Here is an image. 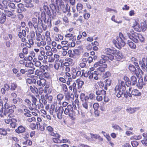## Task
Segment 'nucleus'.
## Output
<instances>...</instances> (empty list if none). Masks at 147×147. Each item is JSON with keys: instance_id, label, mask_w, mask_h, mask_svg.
Masks as SVG:
<instances>
[{"instance_id": "423d86ee", "label": "nucleus", "mask_w": 147, "mask_h": 147, "mask_svg": "<svg viewBox=\"0 0 147 147\" xmlns=\"http://www.w3.org/2000/svg\"><path fill=\"white\" fill-rule=\"evenodd\" d=\"M64 113L68 115L70 117H72L74 114L73 108L71 105H68L65 109L64 111Z\"/></svg>"}, {"instance_id": "9b49d317", "label": "nucleus", "mask_w": 147, "mask_h": 147, "mask_svg": "<svg viewBox=\"0 0 147 147\" xmlns=\"http://www.w3.org/2000/svg\"><path fill=\"white\" fill-rule=\"evenodd\" d=\"M43 11L47 15L51 18H52L53 16H52L51 11L49 9L48 6L44 5L43 6Z\"/></svg>"}, {"instance_id": "49530a36", "label": "nucleus", "mask_w": 147, "mask_h": 147, "mask_svg": "<svg viewBox=\"0 0 147 147\" xmlns=\"http://www.w3.org/2000/svg\"><path fill=\"white\" fill-rule=\"evenodd\" d=\"M62 10L64 13H66L67 11L69 12L70 11V6L68 4H67L65 7V9H63Z\"/></svg>"}, {"instance_id": "680f3d73", "label": "nucleus", "mask_w": 147, "mask_h": 147, "mask_svg": "<svg viewBox=\"0 0 147 147\" xmlns=\"http://www.w3.org/2000/svg\"><path fill=\"white\" fill-rule=\"evenodd\" d=\"M67 54L69 55V57L71 58H73L75 56L74 53H73L72 51L71 50L68 51Z\"/></svg>"}, {"instance_id": "20e7f679", "label": "nucleus", "mask_w": 147, "mask_h": 147, "mask_svg": "<svg viewBox=\"0 0 147 147\" xmlns=\"http://www.w3.org/2000/svg\"><path fill=\"white\" fill-rule=\"evenodd\" d=\"M45 13L43 11H42L41 14V16L42 18V19L43 20L44 22L47 25L48 27L49 28H51L52 26L51 21L53 19H52V18H51L49 17L47 20V18L46 16Z\"/></svg>"}, {"instance_id": "864d4df0", "label": "nucleus", "mask_w": 147, "mask_h": 147, "mask_svg": "<svg viewBox=\"0 0 147 147\" xmlns=\"http://www.w3.org/2000/svg\"><path fill=\"white\" fill-rule=\"evenodd\" d=\"M42 71L44 72L45 71V70L47 69L48 68V66L46 65H43L40 66V67Z\"/></svg>"}, {"instance_id": "3c124183", "label": "nucleus", "mask_w": 147, "mask_h": 147, "mask_svg": "<svg viewBox=\"0 0 147 147\" xmlns=\"http://www.w3.org/2000/svg\"><path fill=\"white\" fill-rule=\"evenodd\" d=\"M17 87V85L15 83H11V85L10 90L12 91L15 90Z\"/></svg>"}, {"instance_id": "7c9ffc66", "label": "nucleus", "mask_w": 147, "mask_h": 147, "mask_svg": "<svg viewBox=\"0 0 147 147\" xmlns=\"http://www.w3.org/2000/svg\"><path fill=\"white\" fill-rule=\"evenodd\" d=\"M45 52L44 48L40 49V54L42 56H43V58L44 59L46 60L48 58L47 55H45Z\"/></svg>"}, {"instance_id": "13d9d810", "label": "nucleus", "mask_w": 147, "mask_h": 147, "mask_svg": "<svg viewBox=\"0 0 147 147\" xmlns=\"http://www.w3.org/2000/svg\"><path fill=\"white\" fill-rule=\"evenodd\" d=\"M23 144L31 146L32 145V142L31 141L29 140H27L26 141L23 142Z\"/></svg>"}, {"instance_id": "4be33fe9", "label": "nucleus", "mask_w": 147, "mask_h": 147, "mask_svg": "<svg viewBox=\"0 0 147 147\" xmlns=\"http://www.w3.org/2000/svg\"><path fill=\"white\" fill-rule=\"evenodd\" d=\"M31 0H26L25 2L26 3L25 4L26 7L28 8H31L33 7V5L31 3Z\"/></svg>"}, {"instance_id": "f3484780", "label": "nucleus", "mask_w": 147, "mask_h": 147, "mask_svg": "<svg viewBox=\"0 0 147 147\" xmlns=\"http://www.w3.org/2000/svg\"><path fill=\"white\" fill-rule=\"evenodd\" d=\"M46 80L44 79H39L37 81V84L40 86H44L46 84Z\"/></svg>"}, {"instance_id": "473e14b6", "label": "nucleus", "mask_w": 147, "mask_h": 147, "mask_svg": "<svg viewBox=\"0 0 147 147\" xmlns=\"http://www.w3.org/2000/svg\"><path fill=\"white\" fill-rule=\"evenodd\" d=\"M18 35L20 38H22L23 36L26 37V32L25 30H22V32H19Z\"/></svg>"}, {"instance_id": "1a4fd4ad", "label": "nucleus", "mask_w": 147, "mask_h": 147, "mask_svg": "<svg viewBox=\"0 0 147 147\" xmlns=\"http://www.w3.org/2000/svg\"><path fill=\"white\" fill-rule=\"evenodd\" d=\"M101 58L102 59L100 60V61L96 62L94 64V67H96L98 66H101L100 64L105 63L106 62V60L108 59L107 56H106L104 55H102L101 56Z\"/></svg>"}, {"instance_id": "7ed1b4c3", "label": "nucleus", "mask_w": 147, "mask_h": 147, "mask_svg": "<svg viewBox=\"0 0 147 147\" xmlns=\"http://www.w3.org/2000/svg\"><path fill=\"white\" fill-rule=\"evenodd\" d=\"M51 2L52 3L50 4V7L52 10L53 14L52 19H54L56 17V12H58L59 11L58 6L55 5V4L59 5L62 8L64 6V3L62 0H51Z\"/></svg>"}, {"instance_id": "dca6fc26", "label": "nucleus", "mask_w": 147, "mask_h": 147, "mask_svg": "<svg viewBox=\"0 0 147 147\" xmlns=\"http://www.w3.org/2000/svg\"><path fill=\"white\" fill-rule=\"evenodd\" d=\"M115 56L117 61H119L123 57V56L120 51L117 52L115 54Z\"/></svg>"}, {"instance_id": "c756f323", "label": "nucleus", "mask_w": 147, "mask_h": 147, "mask_svg": "<svg viewBox=\"0 0 147 147\" xmlns=\"http://www.w3.org/2000/svg\"><path fill=\"white\" fill-rule=\"evenodd\" d=\"M131 94L135 96H139L141 95V93L139 91L136 89H134L131 91Z\"/></svg>"}, {"instance_id": "a19ab883", "label": "nucleus", "mask_w": 147, "mask_h": 147, "mask_svg": "<svg viewBox=\"0 0 147 147\" xmlns=\"http://www.w3.org/2000/svg\"><path fill=\"white\" fill-rule=\"evenodd\" d=\"M83 5L81 3H78L77 4L76 7L78 11H79L80 13L82 12V11H81L83 9Z\"/></svg>"}, {"instance_id": "72a5a7b5", "label": "nucleus", "mask_w": 147, "mask_h": 147, "mask_svg": "<svg viewBox=\"0 0 147 147\" xmlns=\"http://www.w3.org/2000/svg\"><path fill=\"white\" fill-rule=\"evenodd\" d=\"M59 136L56 137V138H54L53 139V142L56 143H61V140H60V138L61 136L59 134Z\"/></svg>"}, {"instance_id": "b1692460", "label": "nucleus", "mask_w": 147, "mask_h": 147, "mask_svg": "<svg viewBox=\"0 0 147 147\" xmlns=\"http://www.w3.org/2000/svg\"><path fill=\"white\" fill-rule=\"evenodd\" d=\"M6 16L5 14L3 13L0 17V23L1 24H3L6 21Z\"/></svg>"}, {"instance_id": "bf43d9fd", "label": "nucleus", "mask_w": 147, "mask_h": 147, "mask_svg": "<svg viewBox=\"0 0 147 147\" xmlns=\"http://www.w3.org/2000/svg\"><path fill=\"white\" fill-rule=\"evenodd\" d=\"M138 40H139L141 42H143L144 41V38L142 35L140 34H138Z\"/></svg>"}, {"instance_id": "0e129e2a", "label": "nucleus", "mask_w": 147, "mask_h": 147, "mask_svg": "<svg viewBox=\"0 0 147 147\" xmlns=\"http://www.w3.org/2000/svg\"><path fill=\"white\" fill-rule=\"evenodd\" d=\"M70 98V94L69 93H67L65 94V98L66 100L69 101Z\"/></svg>"}, {"instance_id": "f257e3e1", "label": "nucleus", "mask_w": 147, "mask_h": 147, "mask_svg": "<svg viewBox=\"0 0 147 147\" xmlns=\"http://www.w3.org/2000/svg\"><path fill=\"white\" fill-rule=\"evenodd\" d=\"M94 94L92 93L89 94L86 96L84 93H81L80 97L82 101L83 108L82 110L83 113H87L89 111V106L91 107L95 100Z\"/></svg>"}, {"instance_id": "de8ad7c7", "label": "nucleus", "mask_w": 147, "mask_h": 147, "mask_svg": "<svg viewBox=\"0 0 147 147\" xmlns=\"http://www.w3.org/2000/svg\"><path fill=\"white\" fill-rule=\"evenodd\" d=\"M4 12L5 13V16L6 15L9 17H11L13 16V14L12 12L10 11L7 10H4Z\"/></svg>"}, {"instance_id": "412c9836", "label": "nucleus", "mask_w": 147, "mask_h": 147, "mask_svg": "<svg viewBox=\"0 0 147 147\" xmlns=\"http://www.w3.org/2000/svg\"><path fill=\"white\" fill-rule=\"evenodd\" d=\"M138 34L135 33L134 34L132 35V36L131 37V39L135 43H137L138 41Z\"/></svg>"}, {"instance_id": "a211bd4d", "label": "nucleus", "mask_w": 147, "mask_h": 147, "mask_svg": "<svg viewBox=\"0 0 147 147\" xmlns=\"http://www.w3.org/2000/svg\"><path fill=\"white\" fill-rule=\"evenodd\" d=\"M15 130L16 132L18 134L22 133L25 131V129L23 126L20 125Z\"/></svg>"}, {"instance_id": "39448f33", "label": "nucleus", "mask_w": 147, "mask_h": 147, "mask_svg": "<svg viewBox=\"0 0 147 147\" xmlns=\"http://www.w3.org/2000/svg\"><path fill=\"white\" fill-rule=\"evenodd\" d=\"M29 28L31 29L34 28L35 30L38 28V23L37 19L35 18L32 19L31 21H29L28 23Z\"/></svg>"}, {"instance_id": "37998d69", "label": "nucleus", "mask_w": 147, "mask_h": 147, "mask_svg": "<svg viewBox=\"0 0 147 147\" xmlns=\"http://www.w3.org/2000/svg\"><path fill=\"white\" fill-rule=\"evenodd\" d=\"M50 114L52 115H56L55 113V105H52L50 109Z\"/></svg>"}, {"instance_id": "f03ea898", "label": "nucleus", "mask_w": 147, "mask_h": 147, "mask_svg": "<svg viewBox=\"0 0 147 147\" xmlns=\"http://www.w3.org/2000/svg\"><path fill=\"white\" fill-rule=\"evenodd\" d=\"M125 90L124 83L123 82H122L121 84L116 86L115 89V93L119 98L123 95L124 97L127 98L128 97V92H125Z\"/></svg>"}, {"instance_id": "8fccbe9b", "label": "nucleus", "mask_w": 147, "mask_h": 147, "mask_svg": "<svg viewBox=\"0 0 147 147\" xmlns=\"http://www.w3.org/2000/svg\"><path fill=\"white\" fill-rule=\"evenodd\" d=\"M144 85V83L143 82V80L142 79L141 80L140 79L139 80L138 84H137V86L140 88H142L143 87V85Z\"/></svg>"}, {"instance_id": "2f4dec72", "label": "nucleus", "mask_w": 147, "mask_h": 147, "mask_svg": "<svg viewBox=\"0 0 147 147\" xmlns=\"http://www.w3.org/2000/svg\"><path fill=\"white\" fill-rule=\"evenodd\" d=\"M64 97V95L63 94L59 93L57 96V98L58 101L60 103L61 101L63 99Z\"/></svg>"}, {"instance_id": "393cba45", "label": "nucleus", "mask_w": 147, "mask_h": 147, "mask_svg": "<svg viewBox=\"0 0 147 147\" xmlns=\"http://www.w3.org/2000/svg\"><path fill=\"white\" fill-rule=\"evenodd\" d=\"M6 4L7 6V9H8L9 8L13 9H15L16 8V7L15 6V4L14 3H8L7 2Z\"/></svg>"}, {"instance_id": "4c0bfd02", "label": "nucleus", "mask_w": 147, "mask_h": 147, "mask_svg": "<svg viewBox=\"0 0 147 147\" xmlns=\"http://www.w3.org/2000/svg\"><path fill=\"white\" fill-rule=\"evenodd\" d=\"M128 44L129 47L131 49H135L136 47V45L131 41H128Z\"/></svg>"}, {"instance_id": "338daca9", "label": "nucleus", "mask_w": 147, "mask_h": 147, "mask_svg": "<svg viewBox=\"0 0 147 147\" xmlns=\"http://www.w3.org/2000/svg\"><path fill=\"white\" fill-rule=\"evenodd\" d=\"M131 144L133 147H136L138 144V142L136 141H133L131 142Z\"/></svg>"}, {"instance_id": "bb28decb", "label": "nucleus", "mask_w": 147, "mask_h": 147, "mask_svg": "<svg viewBox=\"0 0 147 147\" xmlns=\"http://www.w3.org/2000/svg\"><path fill=\"white\" fill-rule=\"evenodd\" d=\"M105 52L107 55L112 54L114 55L115 53L114 51L113 50L111 49L110 48L106 49L105 50Z\"/></svg>"}, {"instance_id": "ddd939ff", "label": "nucleus", "mask_w": 147, "mask_h": 147, "mask_svg": "<svg viewBox=\"0 0 147 147\" xmlns=\"http://www.w3.org/2000/svg\"><path fill=\"white\" fill-rule=\"evenodd\" d=\"M98 75L96 71H94L93 72L91 73L89 76V78L90 80L94 79L96 80H98Z\"/></svg>"}, {"instance_id": "c9c22d12", "label": "nucleus", "mask_w": 147, "mask_h": 147, "mask_svg": "<svg viewBox=\"0 0 147 147\" xmlns=\"http://www.w3.org/2000/svg\"><path fill=\"white\" fill-rule=\"evenodd\" d=\"M37 107V106L36 104L33 103L32 104H30V105L28 106L29 109L31 111L35 110L36 108Z\"/></svg>"}, {"instance_id": "603ef678", "label": "nucleus", "mask_w": 147, "mask_h": 147, "mask_svg": "<svg viewBox=\"0 0 147 147\" xmlns=\"http://www.w3.org/2000/svg\"><path fill=\"white\" fill-rule=\"evenodd\" d=\"M0 134L3 136H6L7 134V131L3 128H0Z\"/></svg>"}, {"instance_id": "ea45409f", "label": "nucleus", "mask_w": 147, "mask_h": 147, "mask_svg": "<svg viewBox=\"0 0 147 147\" xmlns=\"http://www.w3.org/2000/svg\"><path fill=\"white\" fill-rule=\"evenodd\" d=\"M135 109L136 108H132L131 107L127 108L126 109V111L130 114H132L134 113L135 111Z\"/></svg>"}, {"instance_id": "79ce46f5", "label": "nucleus", "mask_w": 147, "mask_h": 147, "mask_svg": "<svg viewBox=\"0 0 147 147\" xmlns=\"http://www.w3.org/2000/svg\"><path fill=\"white\" fill-rule=\"evenodd\" d=\"M45 99L48 102H51L52 100L53 97L51 95L48 96V95H46L45 96Z\"/></svg>"}, {"instance_id": "c85d7f7f", "label": "nucleus", "mask_w": 147, "mask_h": 147, "mask_svg": "<svg viewBox=\"0 0 147 147\" xmlns=\"http://www.w3.org/2000/svg\"><path fill=\"white\" fill-rule=\"evenodd\" d=\"M7 1H3L2 2V4H0V9L1 10L4 9H7V6L6 5Z\"/></svg>"}, {"instance_id": "774afa93", "label": "nucleus", "mask_w": 147, "mask_h": 147, "mask_svg": "<svg viewBox=\"0 0 147 147\" xmlns=\"http://www.w3.org/2000/svg\"><path fill=\"white\" fill-rule=\"evenodd\" d=\"M111 80L109 79H107L105 80V82L106 83V85L107 86H109L111 84Z\"/></svg>"}, {"instance_id": "2eb2a0df", "label": "nucleus", "mask_w": 147, "mask_h": 147, "mask_svg": "<svg viewBox=\"0 0 147 147\" xmlns=\"http://www.w3.org/2000/svg\"><path fill=\"white\" fill-rule=\"evenodd\" d=\"M129 69L131 71L134 72L137 77L139 76V74L137 72L136 69L134 65H129Z\"/></svg>"}, {"instance_id": "58836bf2", "label": "nucleus", "mask_w": 147, "mask_h": 147, "mask_svg": "<svg viewBox=\"0 0 147 147\" xmlns=\"http://www.w3.org/2000/svg\"><path fill=\"white\" fill-rule=\"evenodd\" d=\"M131 80L132 82V85L133 86L137 82V78L136 76H133L131 77Z\"/></svg>"}, {"instance_id": "5fc2aeb1", "label": "nucleus", "mask_w": 147, "mask_h": 147, "mask_svg": "<svg viewBox=\"0 0 147 147\" xmlns=\"http://www.w3.org/2000/svg\"><path fill=\"white\" fill-rule=\"evenodd\" d=\"M90 134H84L83 136L88 140L91 141H92V139L90 138Z\"/></svg>"}, {"instance_id": "e433bc0d", "label": "nucleus", "mask_w": 147, "mask_h": 147, "mask_svg": "<svg viewBox=\"0 0 147 147\" xmlns=\"http://www.w3.org/2000/svg\"><path fill=\"white\" fill-rule=\"evenodd\" d=\"M112 127L116 130L121 131L122 130V128L120 126L116 124H112Z\"/></svg>"}, {"instance_id": "5701e85b", "label": "nucleus", "mask_w": 147, "mask_h": 147, "mask_svg": "<svg viewBox=\"0 0 147 147\" xmlns=\"http://www.w3.org/2000/svg\"><path fill=\"white\" fill-rule=\"evenodd\" d=\"M124 80L125 81L126 84L128 87L131 85V82L129 80V78L127 76H125L123 78Z\"/></svg>"}, {"instance_id": "69168bd1", "label": "nucleus", "mask_w": 147, "mask_h": 147, "mask_svg": "<svg viewBox=\"0 0 147 147\" xmlns=\"http://www.w3.org/2000/svg\"><path fill=\"white\" fill-rule=\"evenodd\" d=\"M99 105V104L97 103H94L93 105V107L94 110H96V109H98Z\"/></svg>"}, {"instance_id": "e2e57ef3", "label": "nucleus", "mask_w": 147, "mask_h": 147, "mask_svg": "<svg viewBox=\"0 0 147 147\" xmlns=\"http://www.w3.org/2000/svg\"><path fill=\"white\" fill-rule=\"evenodd\" d=\"M24 111L25 112H26V113H24V115L27 117H31V115L28 112H27L26 111H29V112H30V111L29 110L26 109H24Z\"/></svg>"}, {"instance_id": "9d476101", "label": "nucleus", "mask_w": 147, "mask_h": 147, "mask_svg": "<svg viewBox=\"0 0 147 147\" xmlns=\"http://www.w3.org/2000/svg\"><path fill=\"white\" fill-rule=\"evenodd\" d=\"M47 129L49 132V134L51 136L55 137L59 136V134L57 133L56 131H54L53 128L51 126L47 127Z\"/></svg>"}, {"instance_id": "a18cd8bd", "label": "nucleus", "mask_w": 147, "mask_h": 147, "mask_svg": "<svg viewBox=\"0 0 147 147\" xmlns=\"http://www.w3.org/2000/svg\"><path fill=\"white\" fill-rule=\"evenodd\" d=\"M60 85L64 92H67L68 89L66 84H60Z\"/></svg>"}, {"instance_id": "6e6d98bb", "label": "nucleus", "mask_w": 147, "mask_h": 147, "mask_svg": "<svg viewBox=\"0 0 147 147\" xmlns=\"http://www.w3.org/2000/svg\"><path fill=\"white\" fill-rule=\"evenodd\" d=\"M17 122L16 120L15 119H13L12 122L10 123V125L12 128H15L16 126V123Z\"/></svg>"}, {"instance_id": "f704fd0d", "label": "nucleus", "mask_w": 147, "mask_h": 147, "mask_svg": "<svg viewBox=\"0 0 147 147\" xmlns=\"http://www.w3.org/2000/svg\"><path fill=\"white\" fill-rule=\"evenodd\" d=\"M133 27L135 30L138 31H139L140 28V24L137 23L136 22H135L134 23Z\"/></svg>"}, {"instance_id": "6ab92c4d", "label": "nucleus", "mask_w": 147, "mask_h": 147, "mask_svg": "<svg viewBox=\"0 0 147 147\" xmlns=\"http://www.w3.org/2000/svg\"><path fill=\"white\" fill-rule=\"evenodd\" d=\"M76 85L75 82H74L70 86L69 88V90L71 91L73 90V92L74 93H75L77 92V88H76Z\"/></svg>"}, {"instance_id": "6e6552de", "label": "nucleus", "mask_w": 147, "mask_h": 147, "mask_svg": "<svg viewBox=\"0 0 147 147\" xmlns=\"http://www.w3.org/2000/svg\"><path fill=\"white\" fill-rule=\"evenodd\" d=\"M116 39L115 44L117 47L119 48L121 47H123L125 45V44L124 41V40L121 39L120 38H117Z\"/></svg>"}, {"instance_id": "f8f14e48", "label": "nucleus", "mask_w": 147, "mask_h": 147, "mask_svg": "<svg viewBox=\"0 0 147 147\" xmlns=\"http://www.w3.org/2000/svg\"><path fill=\"white\" fill-rule=\"evenodd\" d=\"M10 107H7V108H5V110H4V112H2L0 114V115L1 117H3V115H6L8 113V112L9 113H12L13 112V110L11 109H9Z\"/></svg>"}, {"instance_id": "aec40b11", "label": "nucleus", "mask_w": 147, "mask_h": 147, "mask_svg": "<svg viewBox=\"0 0 147 147\" xmlns=\"http://www.w3.org/2000/svg\"><path fill=\"white\" fill-rule=\"evenodd\" d=\"M139 64L143 69H145L147 67V63L145 61V59H144V60L142 59V61H140Z\"/></svg>"}, {"instance_id": "a878e982", "label": "nucleus", "mask_w": 147, "mask_h": 147, "mask_svg": "<svg viewBox=\"0 0 147 147\" xmlns=\"http://www.w3.org/2000/svg\"><path fill=\"white\" fill-rule=\"evenodd\" d=\"M42 19H41L39 17H38V24H39V22H41V26H42V27L43 28V29L44 30H47V25H45V24H43L42 22Z\"/></svg>"}, {"instance_id": "4468645a", "label": "nucleus", "mask_w": 147, "mask_h": 147, "mask_svg": "<svg viewBox=\"0 0 147 147\" xmlns=\"http://www.w3.org/2000/svg\"><path fill=\"white\" fill-rule=\"evenodd\" d=\"M95 88H96V94L98 95H106V91L103 90H97V88H98V86H95Z\"/></svg>"}, {"instance_id": "4d7b16f0", "label": "nucleus", "mask_w": 147, "mask_h": 147, "mask_svg": "<svg viewBox=\"0 0 147 147\" xmlns=\"http://www.w3.org/2000/svg\"><path fill=\"white\" fill-rule=\"evenodd\" d=\"M30 88L31 91L33 93H34L35 92L36 93L38 91L37 88L34 86L33 87L31 86L30 87Z\"/></svg>"}, {"instance_id": "cd10ccee", "label": "nucleus", "mask_w": 147, "mask_h": 147, "mask_svg": "<svg viewBox=\"0 0 147 147\" xmlns=\"http://www.w3.org/2000/svg\"><path fill=\"white\" fill-rule=\"evenodd\" d=\"M143 136L144 138L142 141L141 142L143 144L146 145L147 144V133H144Z\"/></svg>"}, {"instance_id": "09e8293b", "label": "nucleus", "mask_w": 147, "mask_h": 147, "mask_svg": "<svg viewBox=\"0 0 147 147\" xmlns=\"http://www.w3.org/2000/svg\"><path fill=\"white\" fill-rule=\"evenodd\" d=\"M33 61L34 63V65L35 66L39 68L40 67V66L41 65V63L39 61L36 60L34 61V59L33 60Z\"/></svg>"}, {"instance_id": "052dcab7", "label": "nucleus", "mask_w": 147, "mask_h": 147, "mask_svg": "<svg viewBox=\"0 0 147 147\" xmlns=\"http://www.w3.org/2000/svg\"><path fill=\"white\" fill-rule=\"evenodd\" d=\"M90 138L92 139V141L93 139H97L100 137L99 135L96 134H93L91 133H90Z\"/></svg>"}, {"instance_id": "0eeeda50", "label": "nucleus", "mask_w": 147, "mask_h": 147, "mask_svg": "<svg viewBox=\"0 0 147 147\" xmlns=\"http://www.w3.org/2000/svg\"><path fill=\"white\" fill-rule=\"evenodd\" d=\"M64 109L62 106L57 107L55 109V113L58 118L61 119H62Z\"/></svg>"}, {"instance_id": "c03bdc74", "label": "nucleus", "mask_w": 147, "mask_h": 147, "mask_svg": "<svg viewBox=\"0 0 147 147\" xmlns=\"http://www.w3.org/2000/svg\"><path fill=\"white\" fill-rule=\"evenodd\" d=\"M33 65V63L32 62L29 61L26 62L25 66L26 67H32Z\"/></svg>"}]
</instances>
